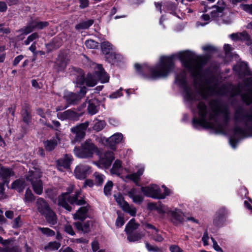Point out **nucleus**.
I'll return each mask as SVG.
<instances>
[{"instance_id": "1", "label": "nucleus", "mask_w": 252, "mask_h": 252, "mask_svg": "<svg viewBox=\"0 0 252 252\" xmlns=\"http://www.w3.org/2000/svg\"><path fill=\"white\" fill-rule=\"evenodd\" d=\"M178 57L193 78V84L189 85L185 71H181L176 76V81L185 93V99L192 101L199 100L201 97L206 98L208 95L207 91L216 88L217 83L216 76L211 73L202 72L203 63L196 60L192 52L189 51L181 52Z\"/></svg>"}, {"instance_id": "2", "label": "nucleus", "mask_w": 252, "mask_h": 252, "mask_svg": "<svg viewBox=\"0 0 252 252\" xmlns=\"http://www.w3.org/2000/svg\"><path fill=\"white\" fill-rule=\"evenodd\" d=\"M210 111L207 105L203 101H199L197 105L200 119L196 117L192 120L194 128L202 127L205 128H213L216 126L220 132H223L228 126L230 120L229 113L223 109L218 100L212 99L209 102Z\"/></svg>"}, {"instance_id": "3", "label": "nucleus", "mask_w": 252, "mask_h": 252, "mask_svg": "<svg viewBox=\"0 0 252 252\" xmlns=\"http://www.w3.org/2000/svg\"><path fill=\"white\" fill-rule=\"evenodd\" d=\"M235 126L229 138L231 146L235 148L242 139L252 135V108H237L234 114Z\"/></svg>"}, {"instance_id": "4", "label": "nucleus", "mask_w": 252, "mask_h": 252, "mask_svg": "<svg viewBox=\"0 0 252 252\" xmlns=\"http://www.w3.org/2000/svg\"><path fill=\"white\" fill-rule=\"evenodd\" d=\"M173 56L161 58L160 64L150 68V77L155 80L167 76L173 68Z\"/></svg>"}, {"instance_id": "5", "label": "nucleus", "mask_w": 252, "mask_h": 252, "mask_svg": "<svg viewBox=\"0 0 252 252\" xmlns=\"http://www.w3.org/2000/svg\"><path fill=\"white\" fill-rule=\"evenodd\" d=\"M97 150V147L90 139H88L82 143L80 146L75 147L73 151L78 158H92Z\"/></svg>"}, {"instance_id": "6", "label": "nucleus", "mask_w": 252, "mask_h": 252, "mask_svg": "<svg viewBox=\"0 0 252 252\" xmlns=\"http://www.w3.org/2000/svg\"><path fill=\"white\" fill-rule=\"evenodd\" d=\"M141 190L144 195L156 199H164L169 194V190L167 188H166L165 191L162 193L160 189L156 185L142 187L141 188Z\"/></svg>"}, {"instance_id": "7", "label": "nucleus", "mask_w": 252, "mask_h": 252, "mask_svg": "<svg viewBox=\"0 0 252 252\" xmlns=\"http://www.w3.org/2000/svg\"><path fill=\"white\" fill-rule=\"evenodd\" d=\"M89 125V122L86 121L85 123L80 124L70 129V131L74 135L71 142L73 144L80 142L86 135V130Z\"/></svg>"}, {"instance_id": "8", "label": "nucleus", "mask_w": 252, "mask_h": 252, "mask_svg": "<svg viewBox=\"0 0 252 252\" xmlns=\"http://www.w3.org/2000/svg\"><path fill=\"white\" fill-rule=\"evenodd\" d=\"M49 25L48 22H40L36 20H33L30 23L24 28L21 29L20 31L24 34H28L32 32L36 29L41 30Z\"/></svg>"}, {"instance_id": "9", "label": "nucleus", "mask_w": 252, "mask_h": 252, "mask_svg": "<svg viewBox=\"0 0 252 252\" xmlns=\"http://www.w3.org/2000/svg\"><path fill=\"white\" fill-rule=\"evenodd\" d=\"M74 189V186L70 185L66 189V192L62 193L58 197V204L59 206H62L68 211L72 210L71 207L68 204L67 197Z\"/></svg>"}, {"instance_id": "10", "label": "nucleus", "mask_w": 252, "mask_h": 252, "mask_svg": "<svg viewBox=\"0 0 252 252\" xmlns=\"http://www.w3.org/2000/svg\"><path fill=\"white\" fill-rule=\"evenodd\" d=\"M114 153L112 151H107L104 153L103 157H101L96 164L99 167H102L104 168H108L114 160Z\"/></svg>"}, {"instance_id": "11", "label": "nucleus", "mask_w": 252, "mask_h": 252, "mask_svg": "<svg viewBox=\"0 0 252 252\" xmlns=\"http://www.w3.org/2000/svg\"><path fill=\"white\" fill-rule=\"evenodd\" d=\"M57 116L59 119L62 121L67 120L77 121L79 120L81 114L75 112L72 109H69L63 112L58 113Z\"/></svg>"}, {"instance_id": "12", "label": "nucleus", "mask_w": 252, "mask_h": 252, "mask_svg": "<svg viewBox=\"0 0 252 252\" xmlns=\"http://www.w3.org/2000/svg\"><path fill=\"white\" fill-rule=\"evenodd\" d=\"M68 59L64 54H60L55 62L54 68L57 72L63 71L68 63Z\"/></svg>"}, {"instance_id": "13", "label": "nucleus", "mask_w": 252, "mask_h": 252, "mask_svg": "<svg viewBox=\"0 0 252 252\" xmlns=\"http://www.w3.org/2000/svg\"><path fill=\"white\" fill-rule=\"evenodd\" d=\"M116 197V201L120 207L126 212L129 213L131 216H134L136 213L135 208L131 209L127 202H126L122 195L120 194Z\"/></svg>"}, {"instance_id": "14", "label": "nucleus", "mask_w": 252, "mask_h": 252, "mask_svg": "<svg viewBox=\"0 0 252 252\" xmlns=\"http://www.w3.org/2000/svg\"><path fill=\"white\" fill-rule=\"evenodd\" d=\"M226 215L227 213L225 208H220L215 215V217L213 220V224L218 227L221 226L225 220Z\"/></svg>"}, {"instance_id": "15", "label": "nucleus", "mask_w": 252, "mask_h": 252, "mask_svg": "<svg viewBox=\"0 0 252 252\" xmlns=\"http://www.w3.org/2000/svg\"><path fill=\"white\" fill-rule=\"evenodd\" d=\"M90 169L91 167L89 165L80 164L75 169V176L77 179H84Z\"/></svg>"}, {"instance_id": "16", "label": "nucleus", "mask_w": 252, "mask_h": 252, "mask_svg": "<svg viewBox=\"0 0 252 252\" xmlns=\"http://www.w3.org/2000/svg\"><path fill=\"white\" fill-rule=\"evenodd\" d=\"M123 139V134L120 133H116L107 140L108 146L112 150L116 149V144L119 143Z\"/></svg>"}, {"instance_id": "17", "label": "nucleus", "mask_w": 252, "mask_h": 252, "mask_svg": "<svg viewBox=\"0 0 252 252\" xmlns=\"http://www.w3.org/2000/svg\"><path fill=\"white\" fill-rule=\"evenodd\" d=\"M0 243L2 244L4 248H0V252H20L18 247L13 246L11 242L8 240H3L2 237H0Z\"/></svg>"}, {"instance_id": "18", "label": "nucleus", "mask_w": 252, "mask_h": 252, "mask_svg": "<svg viewBox=\"0 0 252 252\" xmlns=\"http://www.w3.org/2000/svg\"><path fill=\"white\" fill-rule=\"evenodd\" d=\"M231 38L234 40H241L245 42L246 44L250 45L252 43V40L250 36L246 32L241 33H233L230 35Z\"/></svg>"}, {"instance_id": "19", "label": "nucleus", "mask_w": 252, "mask_h": 252, "mask_svg": "<svg viewBox=\"0 0 252 252\" xmlns=\"http://www.w3.org/2000/svg\"><path fill=\"white\" fill-rule=\"evenodd\" d=\"M94 74L101 83H104L109 81V77L105 71L101 64L97 65V67L94 71Z\"/></svg>"}, {"instance_id": "20", "label": "nucleus", "mask_w": 252, "mask_h": 252, "mask_svg": "<svg viewBox=\"0 0 252 252\" xmlns=\"http://www.w3.org/2000/svg\"><path fill=\"white\" fill-rule=\"evenodd\" d=\"M90 206L87 205L86 206L80 207L74 215V218L82 221H84L88 217L87 213Z\"/></svg>"}, {"instance_id": "21", "label": "nucleus", "mask_w": 252, "mask_h": 252, "mask_svg": "<svg viewBox=\"0 0 252 252\" xmlns=\"http://www.w3.org/2000/svg\"><path fill=\"white\" fill-rule=\"evenodd\" d=\"M233 68L240 76H245L248 72V64L244 62L238 63Z\"/></svg>"}, {"instance_id": "22", "label": "nucleus", "mask_w": 252, "mask_h": 252, "mask_svg": "<svg viewBox=\"0 0 252 252\" xmlns=\"http://www.w3.org/2000/svg\"><path fill=\"white\" fill-rule=\"evenodd\" d=\"M36 204L38 211L42 215L51 209L47 202L42 198H38Z\"/></svg>"}, {"instance_id": "23", "label": "nucleus", "mask_w": 252, "mask_h": 252, "mask_svg": "<svg viewBox=\"0 0 252 252\" xmlns=\"http://www.w3.org/2000/svg\"><path fill=\"white\" fill-rule=\"evenodd\" d=\"M41 173L39 171H30L26 175V180L31 184L41 180Z\"/></svg>"}, {"instance_id": "24", "label": "nucleus", "mask_w": 252, "mask_h": 252, "mask_svg": "<svg viewBox=\"0 0 252 252\" xmlns=\"http://www.w3.org/2000/svg\"><path fill=\"white\" fill-rule=\"evenodd\" d=\"M64 98L65 99L66 103L68 105H75L77 104L80 100L79 96L73 93H69L64 96Z\"/></svg>"}, {"instance_id": "25", "label": "nucleus", "mask_w": 252, "mask_h": 252, "mask_svg": "<svg viewBox=\"0 0 252 252\" xmlns=\"http://www.w3.org/2000/svg\"><path fill=\"white\" fill-rule=\"evenodd\" d=\"M171 214L172 216V221L176 225L183 222L184 220L183 213L179 210L172 211Z\"/></svg>"}, {"instance_id": "26", "label": "nucleus", "mask_w": 252, "mask_h": 252, "mask_svg": "<svg viewBox=\"0 0 252 252\" xmlns=\"http://www.w3.org/2000/svg\"><path fill=\"white\" fill-rule=\"evenodd\" d=\"M92 224V221H87L84 223V224L81 222H76L74 223V225L76 229L80 232H83L84 234L89 232L90 230V226Z\"/></svg>"}, {"instance_id": "27", "label": "nucleus", "mask_w": 252, "mask_h": 252, "mask_svg": "<svg viewBox=\"0 0 252 252\" xmlns=\"http://www.w3.org/2000/svg\"><path fill=\"white\" fill-rule=\"evenodd\" d=\"M47 222L51 225H55L57 223V217L55 213L50 209L43 215Z\"/></svg>"}, {"instance_id": "28", "label": "nucleus", "mask_w": 252, "mask_h": 252, "mask_svg": "<svg viewBox=\"0 0 252 252\" xmlns=\"http://www.w3.org/2000/svg\"><path fill=\"white\" fill-rule=\"evenodd\" d=\"M105 55L106 60L112 64H114L118 62H120L123 58L121 55L116 54L112 51Z\"/></svg>"}, {"instance_id": "29", "label": "nucleus", "mask_w": 252, "mask_h": 252, "mask_svg": "<svg viewBox=\"0 0 252 252\" xmlns=\"http://www.w3.org/2000/svg\"><path fill=\"white\" fill-rule=\"evenodd\" d=\"M62 44V39L59 37H56L53 39L51 42L47 44V47L50 50H56L60 48Z\"/></svg>"}, {"instance_id": "30", "label": "nucleus", "mask_w": 252, "mask_h": 252, "mask_svg": "<svg viewBox=\"0 0 252 252\" xmlns=\"http://www.w3.org/2000/svg\"><path fill=\"white\" fill-rule=\"evenodd\" d=\"M139 224L135 222L134 219H131L126 225L125 231L127 235H131L139 226Z\"/></svg>"}, {"instance_id": "31", "label": "nucleus", "mask_w": 252, "mask_h": 252, "mask_svg": "<svg viewBox=\"0 0 252 252\" xmlns=\"http://www.w3.org/2000/svg\"><path fill=\"white\" fill-rule=\"evenodd\" d=\"M25 183L24 179H17L12 183L11 188L18 189L19 192H22L25 188Z\"/></svg>"}, {"instance_id": "32", "label": "nucleus", "mask_w": 252, "mask_h": 252, "mask_svg": "<svg viewBox=\"0 0 252 252\" xmlns=\"http://www.w3.org/2000/svg\"><path fill=\"white\" fill-rule=\"evenodd\" d=\"M72 160L71 156L66 155L63 159H60L58 160V164L64 168L67 169L69 168Z\"/></svg>"}, {"instance_id": "33", "label": "nucleus", "mask_w": 252, "mask_h": 252, "mask_svg": "<svg viewBox=\"0 0 252 252\" xmlns=\"http://www.w3.org/2000/svg\"><path fill=\"white\" fill-rule=\"evenodd\" d=\"M14 171L10 168L2 166L0 171V177L1 178H10L11 176H14Z\"/></svg>"}, {"instance_id": "34", "label": "nucleus", "mask_w": 252, "mask_h": 252, "mask_svg": "<svg viewBox=\"0 0 252 252\" xmlns=\"http://www.w3.org/2000/svg\"><path fill=\"white\" fill-rule=\"evenodd\" d=\"M243 101L247 105L252 104V89H249L248 91L241 94Z\"/></svg>"}, {"instance_id": "35", "label": "nucleus", "mask_w": 252, "mask_h": 252, "mask_svg": "<svg viewBox=\"0 0 252 252\" xmlns=\"http://www.w3.org/2000/svg\"><path fill=\"white\" fill-rule=\"evenodd\" d=\"M122 167V161L120 160L116 159L114 162L112 168L110 170L112 174L119 176L120 175V169Z\"/></svg>"}, {"instance_id": "36", "label": "nucleus", "mask_w": 252, "mask_h": 252, "mask_svg": "<svg viewBox=\"0 0 252 252\" xmlns=\"http://www.w3.org/2000/svg\"><path fill=\"white\" fill-rule=\"evenodd\" d=\"M67 202L71 204H76L78 206L86 204V201L83 198L78 199V198H76V197H71V196H68L67 197Z\"/></svg>"}, {"instance_id": "37", "label": "nucleus", "mask_w": 252, "mask_h": 252, "mask_svg": "<svg viewBox=\"0 0 252 252\" xmlns=\"http://www.w3.org/2000/svg\"><path fill=\"white\" fill-rule=\"evenodd\" d=\"M77 72L78 74L76 75V83L77 84L82 85L86 81L84 71L81 69H78Z\"/></svg>"}, {"instance_id": "38", "label": "nucleus", "mask_w": 252, "mask_h": 252, "mask_svg": "<svg viewBox=\"0 0 252 252\" xmlns=\"http://www.w3.org/2000/svg\"><path fill=\"white\" fill-rule=\"evenodd\" d=\"M94 23V20L90 19L76 25L75 26V29L77 30L87 29H88L91 26H92Z\"/></svg>"}, {"instance_id": "39", "label": "nucleus", "mask_w": 252, "mask_h": 252, "mask_svg": "<svg viewBox=\"0 0 252 252\" xmlns=\"http://www.w3.org/2000/svg\"><path fill=\"white\" fill-rule=\"evenodd\" d=\"M61 247V244L57 242H51L45 246L44 249L46 251L57 250Z\"/></svg>"}, {"instance_id": "40", "label": "nucleus", "mask_w": 252, "mask_h": 252, "mask_svg": "<svg viewBox=\"0 0 252 252\" xmlns=\"http://www.w3.org/2000/svg\"><path fill=\"white\" fill-rule=\"evenodd\" d=\"M44 147L46 150L51 151L53 150L57 145V141L55 139L47 140L44 142Z\"/></svg>"}, {"instance_id": "41", "label": "nucleus", "mask_w": 252, "mask_h": 252, "mask_svg": "<svg viewBox=\"0 0 252 252\" xmlns=\"http://www.w3.org/2000/svg\"><path fill=\"white\" fill-rule=\"evenodd\" d=\"M34 191L37 194H41L43 191L42 182L41 180L31 184Z\"/></svg>"}, {"instance_id": "42", "label": "nucleus", "mask_w": 252, "mask_h": 252, "mask_svg": "<svg viewBox=\"0 0 252 252\" xmlns=\"http://www.w3.org/2000/svg\"><path fill=\"white\" fill-rule=\"evenodd\" d=\"M88 113L91 115L95 114L98 110L97 106L95 105V101L93 100H90L87 108Z\"/></svg>"}, {"instance_id": "43", "label": "nucleus", "mask_w": 252, "mask_h": 252, "mask_svg": "<svg viewBox=\"0 0 252 252\" xmlns=\"http://www.w3.org/2000/svg\"><path fill=\"white\" fill-rule=\"evenodd\" d=\"M101 48L103 53L106 55L112 51V45L108 41H104L101 44Z\"/></svg>"}, {"instance_id": "44", "label": "nucleus", "mask_w": 252, "mask_h": 252, "mask_svg": "<svg viewBox=\"0 0 252 252\" xmlns=\"http://www.w3.org/2000/svg\"><path fill=\"white\" fill-rule=\"evenodd\" d=\"M86 85L89 87H93L97 83L96 80L94 75L91 74H88L86 78Z\"/></svg>"}, {"instance_id": "45", "label": "nucleus", "mask_w": 252, "mask_h": 252, "mask_svg": "<svg viewBox=\"0 0 252 252\" xmlns=\"http://www.w3.org/2000/svg\"><path fill=\"white\" fill-rule=\"evenodd\" d=\"M22 117L23 121L27 125H29L31 123L32 116L30 112L28 111V109H24V111L22 114Z\"/></svg>"}, {"instance_id": "46", "label": "nucleus", "mask_w": 252, "mask_h": 252, "mask_svg": "<svg viewBox=\"0 0 252 252\" xmlns=\"http://www.w3.org/2000/svg\"><path fill=\"white\" fill-rule=\"evenodd\" d=\"M24 199L26 202H32L35 200L34 196L29 188L27 189L26 191Z\"/></svg>"}, {"instance_id": "47", "label": "nucleus", "mask_w": 252, "mask_h": 252, "mask_svg": "<svg viewBox=\"0 0 252 252\" xmlns=\"http://www.w3.org/2000/svg\"><path fill=\"white\" fill-rule=\"evenodd\" d=\"M38 231H40L43 235H47L48 236H53L55 235V232L47 227H38Z\"/></svg>"}, {"instance_id": "48", "label": "nucleus", "mask_w": 252, "mask_h": 252, "mask_svg": "<svg viewBox=\"0 0 252 252\" xmlns=\"http://www.w3.org/2000/svg\"><path fill=\"white\" fill-rule=\"evenodd\" d=\"M113 187V183L111 181H109L105 185L104 187V193L105 195H109L111 194V191Z\"/></svg>"}, {"instance_id": "49", "label": "nucleus", "mask_w": 252, "mask_h": 252, "mask_svg": "<svg viewBox=\"0 0 252 252\" xmlns=\"http://www.w3.org/2000/svg\"><path fill=\"white\" fill-rule=\"evenodd\" d=\"M95 178V182L97 186H101L104 180V176L98 172H95L94 174Z\"/></svg>"}, {"instance_id": "50", "label": "nucleus", "mask_w": 252, "mask_h": 252, "mask_svg": "<svg viewBox=\"0 0 252 252\" xmlns=\"http://www.w3.org/2000/svg\"><path fill=\"white\" fill-rule=\"evenodd\" d=\"M105 122L104 121H99L95 123L93 126V129L96 131H99L105 127Z\"/></svg>"}, {"instance_id": "51", "label": "nucleus", "mask_w": 252, "mask_h": 252, "mask_svg": "<svg viewBox=\"0 0 252 252\" xmlns=\"http://www.w3.org/2000/svg\"><path fill=\"white\" fill-rule=\"evenodd\" d=\"M177 2L176 3L171 1H167L165 3V6L167 7V9L171 11H175L177 9Z\"/></svg>"}, {"instance_id": "52", "label": "nucleus", "mask_w": 252, "mask_h": 252, "mask_svg": "<svg viewBox=\"0 0 252 252\" xmlns=\"http://www.w3.org/2000/svg\"><path fill=\"white\" fill-rule=\"evenodd\" d=\"M38 37L39 35L38 33L34 32L28 37L27 39L24 41V43L26 45H28L30 44V42H32V41L37 38H38Z\"/></svg>"}, {"instance_id": "53", "label": "nucleus", "mask_w": 252, "mask_h": 252, "mask_svg": "<svg viewBox=\"0 0 252 252\" xmlns=\"http://www.w3.org/2000/svg\"><path fill=\"white\" fill-rule=\"evenodd\" d=\"M86 47L90 49H94L98 47V43L93 40H87L85 42Z\"/></svg>"}, {"instance_id": "54", "label": "nucleus", "mask_w": 252, "mask_h": 252, "mask_svg": "<svg viewBox=\"0 0 252 252\" xmlns=\"http://www.w3.org/2000/svg\"><path fill=\"white\" fill-rule=\"evenodd\" d=\"M126 178L132 180L133 182L136 184V185L139 186L138 182L140 178L135 173L127 175Z\"/></svg>"}, {"instance_id": "55", "label": "nucleus", "mask_w": 252, "mask_h": 252, "mask_svg": "<svg viewBox=\"0 0 252 252\" xmlns=\"http://www.w3.org/2000/svg\"><path fill=\"white\" fill-rule=\"evenodd\" d=\"M135 203L140 204L143 201V197L140 195H135L131 198Z\"/></svg>"}, {"instance_id": "56", "label": "nucleus", "mask_w": 252, "mask_h": 252, "mask_svg": "<svg viewBox=\"0 0 252 252\" xmlns=\"http://www.w3.org/2000/svg\"><path fill=\"white\" fill-rule=\"evenodd\" d=\"M246 88V85L244 83H239L238 84L237 88V92L238 94H241L244 90Z\"/></svg>"}, {"instance_id": "57", "label": "nucleus", "mask_w": 252, "mask_h": 252, "mask_svg": "<svg viewBox=\"0 0 252 252\" xmlns=\"http://www.w3.org/2000/svg\"><path fill=\"white\" fill-rule=\"evenodd\" d=\"M80 3V7L84 9L89 6V1L88 0H79Z\"/></svg>"}, {"instance_id": "58", "label": "nucleus", "mask_w": 252, "mask_h": 252, "mask_svg": "<svg viewBox=\"0 0 252 252\" xmlns=\"http://www.w3.org/2000/svg\"><path fill=\"white\" fill-rule=\"evenodd\" d=\"M145 245H146V248L149 252H151V251L157 252L159 250L157 247L154 246H152V245H150L148 242H146Z\"/></svg>"}, {"instance_id": "59", "label": "nucleus", "mask_w": 252, "mask_h": 252, "mask_svg": "<svg viewBox=\"0 0 252 252\" xmlns=\"http://www.w3.org/2000/svg\"><path fill=\"white\" fill-rule=\"evenodd\" d=\"M211 240L213 243L214 249L218 252H222L223 251H222V249L220 247V246L218 245L217 242L214 240L213 237H211Z\"/></svg>"}, {"instance_id": "60", "label": "nucleus", "mask_w": 252, "mask_h": 252, "mask_svg": "<svg viewBox=\"0 0 252 252\" xmlns=\"http://www.w3.org/2000/svg\"><path fill=\"white\" fill-rule=\"evenodd\" d=\"M122 89L121 88L119 90L111 94L110 95L109 97L111 98H116L118 96H120L122 95V94L121 93Z\"/></svg>"}, {"instance_id": "61", "label": "nucleus", "mask_w": 252, "mask_h": 252, "mask_svg": "<svg viewBox=\"0 0 252 252\" xmlns=\"http://www.w3.org/2000/svg\"><path fill=\"white\" fill-rule=\"evenodd\" d=\"M124 223L125 221L124 219L122 217L119 216L116 221V225L118 226L121 227L122 225L124 224Z\"/></svg>"}, {"instance_id": "62", "label": "nucleus", "mask_w": 252, "mask_h": 252, "mask_svg": "<svg viewBox=\"0 0 252 252\" xmlns=\"http://www.w3.org/2000/svg\"><path fill=\"white\" fill-rule=\"evenodd\" d=\"M224 50L227 56L230 55L231 52L232 50L231 47L229 44H225L224 46Z\"/></svg>"}, {"instance_id": "63", "label": "nucleus", "mask_w": 252, "mask_h": 252, "mask_svg": "<svg viewBox=\"0 0 252 252\" xmlns=\"http://www.w3.org/2000/svg\"><path fill=\"white\" fill-rule=\"evenodd\" d=\"M170 251L171 252H183V251L176 245L171 246L170 247Z\"/></svg>"}, {"instance_id": "64", "label": "nucleus", "mask_w": 252, "mask_h": 252, "mask_svg": "<svg viewBox=\"0 0 252 252\" xmlns=\"http://www.w3.org/2000/svg\"><path fill=\"white\" fill-rule=\"evenodd\" d=\"M243 9L245 11L249 12V13L252 15V4L244 5Z\"/></svg>"}]
</instances>
